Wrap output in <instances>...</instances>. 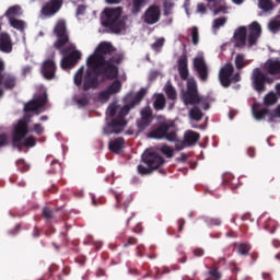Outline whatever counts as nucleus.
Segmentation results:
<instances>
[{
	"label": "nucleus",
	"instance_id": "obj_1",
	"mask_svg": "<svg viewBox=\"0 0 280 280\" xmlns=\"http://www.w3.org/2000/svg\"><path fill=\"white\" fill-rule=\"evenodd\" d=\"M117 49L109 42H101L93 55L86 60L88 69L84 73V67H81L74 74L75 86H82V91H95L100 89V71L104 68L108 58L115 54Z\"/></svg>",
	"mask_w": 280,
	"mask_h": 280
},
{
	"label": "nucleus",
	"instance_id": "obj_2",
	"mask_svg": "<svg viewBox=\"0 0 280 280\" xmlns=\"http://www.w3.org/2000/svg\"><path fill=\"white\" fill-rule=\"evenodd\" d=\"M145 89H140L139 92L133 96L131 102L127 105H124L116 118H113L109 122L105 125L103 128L104 135H119L124 132V129L126 128L128 121H126V116L137 106L138 104H141L143 97H145Z\"/></svg>",
	"mask_w": 280,
	"mask_h": 280
},
{
	"label": "nucleus",
	"instance_id": "obj_3",
	"mask_svg": "<svg viewBox=\"0 0 280 280\" xmlns=\"http://www.w3.org/2000/svg\"><path fill=\"white\" fill-rule=\"evenodd\" d=\"M260 37L261 24L254 21L248 26H240L235 30L233 35L235 42L234 47L243 49V47H246V43L248 47H255Z\"/></svg>",
	"mask_w": 280,
	"mask_h": 280
},
{
	"label": "nucleus",
	"instance_id": "obj_4",
	"mask_svg": "<svg viewBox=\"0 0 280 280\" xmlns=\"http://www.w3.org/2000/svg\"><path fill=\"white\" fill-rule=\"evenodd\" d=\"M103 27H106L112 34H121L126 30V20L121 18V9H104L101 16Z\"/></svg>",
	"mask_w": 280,
	"mask_h": 280
},
{
	"label": "nucleus",
	"instance_id": "obj_5",
	"mask_svg": "<svg viewBox=\"0 0 280 280\" xmlns=\"http://www.w3.org/2000/svg\"><path fill=\"white\" fill-rule=\"evenodd\" d=\"M182 100L185 106H196L197 104H201V106H203V110H209L210 108L207 98L200 96V94L198 93V83L194 78L188 79L187 90L183 94Z\"/></svg>",
	"mask_w": 280,
	"mask_h": 280
},
{
	"label": "nucleus",
	"instance_id": "obj_6",
	"mask_svg": "<svg viewBox=\"0 0 280 280\" xmlns=\"http://www.w3.org/2000/svg\"><path fill=\"white\" fill-rule=\"evenodd\" d=\"M148 137L149 139H165V141L171 142L178 141V136L176 135V126L174 125V122L167 121L160 122L148 133Z\"/></svg>",
	"mask_w": 280,
	"mask_h": 280
},
{
	"label": "nucleus",
	"instance_id": "obj_7",
	"mask_svg": "<svg viewBox=\"0 0 280 280\" xmlns=\"http://www.w3.org/2000/svg\"><path fill=\"white\" fill-rule=\"evenodd\" d=\"M121 62H124V56L121 54H112L103 66V69L98 71V77L104 75L106 80H117L119 68L116 65H121Z\"/></svg>",
	"mask_w": 280,
	"mask_h": 280
},
{
	"label": "nucleus",
	"instance_id": "obj_8",
	"mask_svg": "<svg viewBox=\"0 0 280 280\" xmlns=\"http://www.w3.org/2000/svg\"><path fill=\"white\" fill-rule=\"evenodd\" d=\"M56 40L52 45L55 49H62L69 45V28H67V21L65 19H59L52 30Z\"/></svg>",
	"mask_w": 280,
	"mask_h": 280
},
{
	"label": "nucleus",
	"instance_id": "obj_9",
	"mask_svg": "<svg viewBox=\"0 0 280 280\" xmlns=\"http://www.w3.org/2000/svg\"><path fill=\"white\" fill-rule=\"evenodd\" d=\"M30 135V124L25 119H20L13 128L12 145L21 150L23 148V139Z\"/></svg>",
	"mask_w": 280,
	"mask_h": 280
},
{
	"label": "nucleus",
	"instance_id": "obj_10",
	"mask_svg": "<svg viewBox=\"0 0 280 280\" xmlns=\"http://www.w3.org/2000/svg\"><path fill=\"white\" fill-rule=\"evenodd\" d=\"M57 50L63 56L60 62V67L63 70L73 69V67L82 60V52L80 50H72L69 52V48L65 47Z\"/></svg>",
	"mask_w": 280,
	"mask_h": 280
},
{
	"label": "nucleus",
	"instance_id": "obj_11",
	"mask_svg": "<svg viewBox=\"0 0 280 280\" xmlns=\"http://www.w3.org/2000/svg\"><path fill=\"white\" fill-rule=\"evenodd\" d=\"M266 82L270 84L272 80L268 78V75H266L261 69H254L252 74L253 89H255L257 93H264L266 91Z\"/></svg>",
	"mask_w": 280,
	"mask_h": 280
},
{
	"label": "nucleus",
	"instance_id": "obj_12",
	"mask_svg": "<svg viewBox=\"0 0 280 280\" xmlns=\"http://www.w3.org/2000/svg\"><path fill=\"white\" fill-rule=\"evenodd\" d=\"M65 0H48L40 9V14L47 19L56 16L62 8Z\"/></svg>",
	"mask_w": 280,
	"mask_h": 280
},
{
	"label": "nucleus",
	"instance_id": "obj_13",
	"mask_svg": "<svg viewBox=\"0 0 280 280\" xmlns=\"http://www.w3.org/2000/svg\"><path fill=\"white\" fill-rule=\"evenodd\" d=\"M142 163L148 165V167L152 168L154 172V170H159V167L165 163V159L156 152L145 151L142 155Z\"/></svg>",
	"mask_w": 280,
	"mask_h": 280
},
{
	"label": "nucleus",
	"instance_id": "obj_14",
	"mask_svg": "<svg viewBox=\"0 0 280 280\" xmlns=\"http://www.w3.org/2000/svg\"><path fill=\"white\" fill-rule=\"evenodd\" d=\"M192 67L201 82L209 80V66H207L205 57H196L192 61Z\"/></svg>",
	"mask_w": 280,
	"mask_h": 280
},
{
	"label": "nucleus",
	"instance_id": "obj_15",
	"mask_svg": "<svg viewBox=\"0 0 280 280\" xmlns=\"http://www.w3.org/2000/svg\"><path fill=\"white\" fill-rule=\"evenodd\" d=\"M121 86L122 84L119 79L114 80L112 84L98 93V100L101 102H108L112 95H117V93L121 92Z\"/></svg>",
	"mask_w": 280,
	"mask_h": 280
},
{
	"label": "nucleus",
	"instance_id": "obj_16",
	"mask_svg": "<svg viewBox=\"0 0 280 280\" xmlns=\"http://www.w3.org/2000/svg\"><path fill=\"white\" fill-rule=\"evenodd\" d=\"M153 120H154V116L151 107L148 106L141 109L140 119L137 120L139 132H143L145 128H150V126H152Z\"/></svg>",
	"mask_w": 280,
	"mask_h": 280
},
{
	"label": "nucleus",
	"instance_id": "obj_17",
	"mask_svg": "<svg viewBox=\"0 0 280 280\" xmlns=\"http://www.w3.org/2000/svg\"><path fill=\"white\" fill-rule=\"evenodd\" d=\"M235 72V68L233 63H225L219 71V81L224 89H229L231 86V78H233V73Z\"/></svg>",
	"mask_w": 280,
	"mask_h": 280
},
{
	"label": "nucleus",
	"instance_id": "obj_18",
	"mask_svg": "<svg viewBox=\"0 0 280 280\" xmlns=\"http://www.w3.org/2000/svg\"><path fill=\"white\" fill-rule=\"evenodd\" d=\"M159 21H161V7L152 4L144 12V23L147 25H154Z\"/></svg>",
	"mask_w": 280,
	"mask_h": 280
},
{
	"label": "nucleus",
	"instance_id": "obj_19",
	"mask_svg": "<svg viewBox=\"0 0 280 280\" xmlns=\"http://www.w3.org/2000/svg\"><path fill=\"white\" fill-rule=\"evenodd\" d=\"M262 69L267 75H272L275 80H280V60L269 59L265 62Z\"/></svg>",
	"mask_w": 280,
	"mask_h": 280
},
{
	"label": "nucleus",
	"instance_id": "obj_20",
	"mask_svg": "<svg viewBox=\"0 0 280 280\" xmlns=\"http://www.w3.org/2000/svg\"><path fill=\"white\" fill-rule=\"evenodd\" d=\"M177 71L180 80L189 82V67H188L187 54H184L178 58Z\"/></svg>",
	"mask_w": 280,
	"mask_h": 280
},
{
	"label": "nucleus",
	"instance_id": "obj_21",
	"mask_svg": "<svg viewBox=\"0 0 280 280\" xmlns=\"http://www.w3.org/2000/svg\"><path fill=\"white\" fill-rule=\"evenodd\" d=\"M206 1L208 3L209 10L213 12V16H218V14H226L229 12L225 0H206Z\"/></svg>",
	"mask_w": 280,
	"mask_h": 280
},
{
	"label": "nucleus",
	"instance_id": "obj_22",
	"mask_svg": "<svg viewBox=\"0 0 280 280\" xmlns=\"http://www.w3.org/2000/svg\"><path fill=\"white\" fill-rule=\"evenodd\" d=\"M42 73L46 80H54L56 78V62L51 59L44 61Z\"/></svg>",
	"mask_w": 280,
	"mask_h": 280
},
{
	"label": "nucleus",
	"instance_id": "obj_23",
	"mask_svg": "<svg viewBox=\"0 0 280 280\" xmlns=\"http://www.w3.org/2000/svg\"><path fill=\"white\" fill-rule=\"evenodd\" d=\"M0 51L2 54H12V37L8 33L0 34Z\"/></svg>",
	"mask_w": 280,
	"mask_h": 280
},
{
	"label": "nucleus",
	"instance_id": "obj_24",
	"mask_svg": "<svg viewBox=\"0 0 280 280\" xmlns=\"http://www.w3.org/2000/svg\"><path fill=\"white\" fill-rule=\"evenodd\" d=\"M1 85L5 89V91L16 89V75L12 73H3L1 77Z\"/></svg>",
	"mask_w": 280,
	"mask_h": 280
},
{
	"label": "nucleus",
	"instance_id": "obj_25",
	"mask_svg": "<svg viewBox=\"0 0 280 280\" xmlns=\"http://www.w3.org/2000/svg\"><path fill=\"white\" fill-rule=\"evenodd\" d=\"M198 141H200V133L188 130L184 135V143L185 145L191 147L195 145Z\"/></svg>",
	"mask_w": 280,
	"mask_h": 280
},
{
	"label": "nucleus",
	"instance_id": "obj_26",
	"mask_svg": "<svg viewBox=\"0 0 280 280\" xmlns=\"http://www.w3.org/2000/svg\"><path fill=\"white\" fill-rule=\"evenodd\" d=\"M124 145H126V140H124V138H116L108 143V148L114 154H119V152L124 150Z\"/></svg>",
	"mask_w": 280,
	"mask_h": 280
},
{
	"label": "nucleus",
	"instance_id": "obj_27",
	"mask_svg": "<svg viewBox=\"0 0 280 280\" xmlns=\"http://www.w3.org/2000/svg\"><path fill=\"white\" fill-rule=\"evenodd\" d=\"M234 65L237 69V71H242L244 67H248L250 65V60L246 59V55L244 54H237L234 60Z\"/></svg>",
	"mask_w": 280,
	"mask_h": 280
},
{
	"label": "nucleus",
	"instance_id": "obj_28",
	"mask_svg": "<svg viewBox=\"0 0 280 280\" xmlns=\"http://www.w3.org/2000/svg\"><path fill=\"white\" fill-rule=\"evenodd\" d=\"M21 14H23V12H21V5L15 4L7 10L4 16H7L9 21H11V19H15L14 16H21Z\"/></svg>",
	"mask_w": 280,
	"mask_h": 280
},
{
	"label": "nucleus",
	"instance_id": "obj_29",
	"mask_svg": "<svg viewBox=\"0 0 280 280\" xmlns=\"http://www.w3.org/2000/svg\"><path fill=\"white\" fill-rule=\"evenodd\" d=\"M189 117H190V119H192L194 121H202V117H205V113H202V110H200V107L194 106V107L189 110Z\"/></svg>",
	"mask_w": 280,
	"mask_h": 280
},
{
	"label": "nucleus",
	"instance_id": "obj_30",
	"mask_svg": "<svg viewBox=\"0 0 280 280\" xmlns=\"http://www.w3.org/2000/svg\"><path fill=\"white\" fill-rule=\"evenodd\" d=\"M258 8H260L262 12H272L276 5H275V2H272V0H259Z\"/></svg>",
	"mask_w": 280,
	"mask_h": 280
},
{
	"label": "nucleus",
	"instance_id": "obj_31",
	"mask_svg": "<svg viewBox=\"0 0 280 280\" xmlns=\"http://www.w3.org/2000/svg\"><path fill=\"white\" fill-rule=\"evenodd\" d=\"M253 115L255 117V119L257 121H261V119H264V117H266V115H269L270 116V109L268 108H262V109H259L257 110V108L255 107V105L253 106Z\"/></svg>",
	"mask_w": 280,
	"mask_h": 280
},
{
	"label": "nucleus",
	"instance_id": "obj_32",
	"mask_svg": "<svg viewBox=\"0 0 280 280\" xmlns=\"http://www.w3.org/2000/svg\"><path fill=\"white\" fill-rule=\"evenodd\" d=\"M153 108L155 110H163V108H165V95L158 94V96L153 103Z\"/></svg>",
	"mask_w": 280,
	"mask_h": 280
},
{
	"label": "nucleus",
	"instance_id": "obj_33",
	"mask_svg": "<svg viewBox=\"0 0 280 280\" xmlns=\"http://www.w3.org/2000/svg\"><path fill=\"white\" fill-rule=\"evenodd\" d=\"M33 101L36 103L37 108H43V106H46L47 102H49L47 98V92L35 96Z\"/></svg>",
	"mask_w": 280,
	"mask_h": 280
},
{
	"label": "nucleus",
	"instance_id": "obj_34",
	"mask_svg": "<svg viewBox=\"0 0 280 280\" xmlns=\"http://www.w3.org/2000/svg\"><path fill=\"white\" fill-rule=\"evenodd\" d=\"M9 23L11 27H13L14 30H18L19 32H23V30H25V22L23 20L13 18L9 20Z\"/></svg>",
	"mask_w": 280,
	"mask_h": 280
},
{
	"label": "nucleus",
	"instance_id": "obj_35",
	"mask_svg": "<svg viewBox=\"0 0 280 280\" xmlns=\"http://www.w3.org/2000/svg\"><path fill=\"white\" fill-rule=\"evenodd\" d=\"M277 226H279L277 221H275L272 219H268L265 222L264 229H265V231H268L272 235L275 233V231H277Z\"/></svg>",
	"mask_w": 280,
	"mask_h": 280
},
{
	"label": "nucleus",
	"instance_id": "obj_36",
	"mask_svg": "<svg viewBox=\"0 0 280 280\" xmlns=\"http://www.w3.org/2000/svg\"><path fill=\"white\" fill-rule=\"evenodd\" d=\"M250 248H252L250 244L241 243V244H238L237 253H238V255L246 257L248 255V253H250Z\"/></svg>",
	"mask_w": 280,
	"mask_h": 280
},
{
	"label": "nucleus",
	"instance_id": "obj_37",
	"mask_svg": "<svg viewBox=\"0 0 280 280\" xmlns=\"http://www.w3.org/2000/svg\"><path fill=\"white\" fill-rule=\"evenodd\" d=\"M141 8H145V0H132V13L139 14Z\"/></svg>",
	"mask_w": 280,
	"mask_h": 280
},
{
	"label": "nucleus",
	"instance_id": "obj_38",
	"mask_svg": "<svg viewBox=\"0 0 280 280\" xmlns=\"http://www.w3.org/2000/svg\"><path fill=\"white\" fill-rule=\"evenodd\" d=\"M268 30L272 34H277V32H279L280 30V20H277V19L270 20L268 23Z\"/></svg>",
	"mask_w": 280,
	"mask_h": 280
},
{
	"label": "nucleus",
	"instance_id": "obj_39",
	"mask_svg": "<svg viewBox=\"0 0 280 280\" xmlns=\"http://www.w3.org/2000/svg\"><path fill=\"white\" fill-rule=\"evenodd\" d=\"M164 91L168 100H176V89L171 83L165 85Z\"/></svg>",
	"mask_w": 280,
	"mask_h": 280
},
{
	"label": "nucleus",
	"instance_id": "obj_40",
	"mask_svg": "<svg viewBox=\"0 0 280 280\" xmlns=\"http://www.w3.org/2000/svg\"><path fill=\"white\" fill-rule=\"evenodd\" d=\"M264 104L265 106H273V104H277V94L269 93L264 97Z\"/></svg>",
	"mask_w": 280,
	"mask_h": 280
},
{
	"label": "nucleus",
	"instance_id": "obj_41",
	"mask_svg": "<svg viewBox=\"0 0 280 280\" xmlns=\"http://www.w3.org/2000/svg\"><path fill=\"white\" fill-rule=\"evenodd\" d=\"M203 220L208 226H220L222 224V219L220 218L206 217Z\"/></svg>",
	"mask_w": 280,
	"mask_h": 280
},
{
	"label": "nucleus",
	"instance_id": "obj_42",
	"mask_svg": "<svg viewBox=\"0 0 280 280\" xmlns=\"http://www.w3.org/2000/svg\"><path fill=\"white\" fill-rule=\"evenodd\" d=\"M23 145L25 148H34L36 145V138L34 136H28L27 138H24L22 141V148Z\"/></svg>",
	"mask_w": 280,
	"mask_h": 280
},
{
	"label": "nucleus",
	"instance_id": "obj_43",
	"mask_svg": "<svg viewBox=\"0 0 280 280\" xmlns=\"http://www.w3.org/2000/svg\"><path fill=\"white\" fill-rule=\"evenodd\" d=\"M160 152H162V154H164V156H166L167 159H172V156H174V149L166 144L160 148Z\"/></svg>",
	"mask_w": 280,
	"mask_h": 280
},
{
	"label": "nucleus",
	"instance_id": "obj_44",
	"mask_svg": "<svg viewBox=\"0 0 280 280\" xmlns=\"http://www.w3.org/2000/svg\"><path fill=\"white\" fill-rule=\"evenodd\" d=\"M280 119V105H278L272 112H269V124L275 122V119Z\"/></svg>",
	"mask_w": 280,
	"mask_h": 280
},
{
	"label": "nucleus",
	"instance_id": "obj_45",
	"mask_svg": "<svg viewBox=\"0 0 280 280\" xmlns=\"http://www.w3.org/2000/svg\"><path fill=\"white\" fill-rule=\"evenodd\" d=\"M137 170L138 174H140L141 176H148L154 172L150 166L147 167L141 164L137 166Z\"/></svg>",
	"mask_w": 280,
	"mask_h": 280
},
{
	"label": "nucleus",
	"instance_id": "obj_46",
	"mask_svg": "<svg viewBox=\"0 0 280 280\" xmlns=\"http://www.w3.org/2000/svg\"><path fill=\"white\" fill-rule=\"evenodd\" d=\"M224 25H226V18H218L214 19L212 27L213 30H220V27H224Z\"/></svg>",
	"mask_w": 280,
	"mask_h": 280
},
{
	"label": "nucleus",
	"instance_id": "obj_47",
	"mask_svg": "<svg viewBox=\"0 0 280 280\" xmlns=\"http://www.w3.org/2000/svg\"><path fill=\"white\" fill-rule=\"evenodd\" d=\"M38 105L34 102V100L30 101L28 103L25 104L24 110L25 113H34L38 109Z\"/></svg>",
	"mask_w": 280,
	"mask_h": 280
},
{
	"label": "nucleus",
	"instance_id": "obj_48",
	"mask_svg": "<svg viewBox=\"0 0 280 280\" xmlns=\"http://www.w3.org/2000/svg\"><path fill=\"white\" fill-rule=\"evenodd\" d=\"M43 217L45 218L46 222H51V220H54V210H51L49 207H45L43 209Z\"/></svg>",
	"mask_w": 280,
	"mask_h": 280
},
{
	"label": "nucleus",
	"instance_id": "obj_49",
	"mask_svg": "<svg viewBox=\"0 0 280 280\" xmlns=\"http://www.w3.org/2000/svg\"><path fill=\"white\" fill-rule=\"evenodd\" d=\"M191 40L194 45H198L200 42V34L198 33V26L191 28Z\"/></svg>",
	"mask_w": 280,
	"mask_h": 280
},
{
	"label": "nucleus",
	"instance_id": "obj_50",
	"mask_svg": "<svg viewBox=\"0 0 280 280\" xmlns=\"http://www.w3.org/2000/svg\"><path fill=\"white\" fill-rule=\"evenodd\" d=\"M137 244H139V240H137L133 236H129L127 237V240L124 241V248H128V246H137Z\"/></svg>",
	"mask_w": 280,
	"mask_h": 280
},
{
	"label": "nucleus",
	"instance_id": "obj_51",
	"mask_svg": "<svg viewBox=\"0 0 280 280\" xmlns=\"http://www.w3.org/2000/svg\"><path fill=\"white\" fill-rule=\"evenodd\" d=\"M16 167L20 172H27V170H30V166L27 165V163H25V160L23 159L16 161Z\"/></svg>",
	"mask_w": 280,
	"mask_h": 280
},
{
	"label": "nucleus",
	"instance_id": "obj_52",
	"mask_svg": "<svg viewBox=\"0 0 280 280\" xmlns=\"http://www.w3.org/2000/svg\"><path fill=\"white\" fill-rule=\"evenodd\" d=\"M163 8H164V15L170 16V14H172V8H174V3L166 0L163 3Z\"/></svg>",
	"mask_w": 280,
	"mask_h": 280
},
{
	"label": "nucleus",
	"instance_id": "obj_53",
	"mask_svg": "<svg viewBox=\"0 0 280 280\" xmlns=\"http://www.w3.org/2000/svg\"><path fill=\"white\" fill-rule=\"evenodd\" d=\"M165 43V39L163 38H160V39H156L152 45V49H154V51H159V49H161V47H163Z\"/></svg>",
	"mask_w": 280,
	"mask_h": 280
},
{
	"label": "nucleus",
	"instance_id": "obj_54",
	"mask_svg": "<svg viewBox=\"0 0 280 280\" xmlns=\"http://www.w3.org/2000/svg\"><path fill=\"white\" fill-rule=\"evenodd\" d=\"M3 71H5V62L0 59V97L3 95V89H1V77L3 75Z\"/></svg>",
	"mask_w": 280,
	"mask_h": 280
},
{
	"label": "nucleus",
	"instance_id": "obj_55",
	"mask_svg": "<svg viewBox=\"0 0 280 280\" xmlns=\"http://www.w3.org/2000/svg\"><path fill=\"white\" fill-rule=\"evenodd\" d=\"M209 276L214 279V280H220L222 279V275L220 273V271H218L217 268H213L209 271Z\"/></svg>",
	"mask_w": 280,
	"mask_h": 280
},
{
	"label": "nucleus",
	"instance_id": "obj_56",
	"mask_svg": "<svg viewBox=\"0 0 280 280\" xmlns=\"http://www.w3.org/2000/svg\"><path fill=\"white\" fill-rule=\"evenodd\" d=\"M51 167L54 168L52 174H56L57 172H62V166L57 160L51 161Z\"/></svg>",
	"mask_w": 280,
	"mask_h": 280
},
{
	"label": "nucleus",
	"instance_id": "obj_57",
	"mask_svg": "<svg viewBox=\"0 0 280 280\" xmlns=\"http://www.w3.org/2000/svg\"><path fill=\"white\" fill-rule=\"evenodd\" d=\"M33 130L34 132H36L38 136L43 135V132H45V127H43V125L40 124H34L33 125Z\"/></svg>",
	"mask_w": 280,
	"mask_h": 280
},
{
	"label": "nucleus",
	"instance_id": "obj_58",
	"mask_svg": "<svg viewBox=\"0 0 280 280\" xmlns=\"http://www.w3.org/2000/svg\"><path fill=\"white\" fill-rule=\"evenodd\" d=\"M77 103L79 104V106H89V96L83 95L82 97L77 100Z\"/></svg>",
	"mask_w": 280,
	"mask_h": 280
},
{
	"label": "nucleus",
	"instance_id": "obj_59",
	"mask_svg": "<svg viewBox=\"0 0 280 280\" xmlns=\"http://www.w3.org/2000/svg\"><path fill=\"white\" fill-rule=\"evenodd\" d=\"M8 145V135H0V148H5Z\"/></svg>",
	"mask_w": 280,
	"mask_h": 280
},
{
	"label": "nucleus",
	"instance_id": "obj_60",
	"mask_svg": "<svg viewBox=\"0 0 280 280\" xmlns=\"http://www.w3.org/2000/svg\"><path fill=\"white\" fill-rule=\"evenodd\" d=\"M241 80H242V75L240 74V72H236V73L232 74V77H231V84L241 82Z\"/></svg>",
	"mask_w": 280,
	"mask_h": 280
},
{
	"label": "nucleus",
	"instance_id": "obj_61",
	"mask_svg": "<svg viewBox=\"0 0 280 280\" xmlns=\"http://www.w3.org/2000/svg\"><path fill=\"white\" fill-rule=\"evenodd\" d=\"M197 12H199L200 14H207V5H205V3H198Z\"/></svg>",
	"mask_w": 280,
	"mask_h": 280
},
{
	"label": "nucleus",
	"instance_id": "obj_62",
	"mask_svg": "<svg viewBox=\"0 0 280 280\" xmlns=\"http://www.w3.org/2000/svg\"><path fill=\"white\" fill-rule=\"evenodd\" d=\"M107 110L109 117H115V115H117V106L115 105H110Z\"/></svg>",
	"mask_w": 280,
	"mask_h": 280
},
{
	"label": "nucleus",
	"instance_id": "obj_63",
	"mask_svg": "<svg viewBox=\"0 0 280 280\" xmlns=\"http://www.w3.org/2000/svg\"><path fill=\"white\" fill-rule=\"evenodd\" d=\"M177 224H178V233H183V229H185V224H186L185 219H178Z\"/></svg>",
	"mask_w": 280,
	"mask_h": 280
},
{
	"label": "nucleus",
	"instance_id": "obj_64",
	"mask_svg": "<svg viewBox=\"0 0 280 280\" xmlns=\"http://www.w3.org/2000/svg\"><path fill=\"white\" fill-rule=\"evenodd\" d=\"M143 250H145V247L143 245H138L137 246V256L143 257Z\"/></svg>",
	"mask_w": 280,
	"mask_h": 280
}]
</instances>
